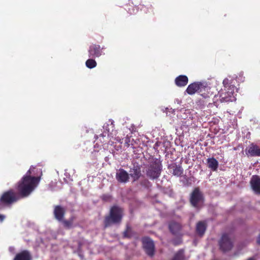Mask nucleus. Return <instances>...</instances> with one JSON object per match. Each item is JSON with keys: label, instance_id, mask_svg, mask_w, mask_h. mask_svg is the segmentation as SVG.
Returning a JSON list of instances; mask_svg holds the SVG:
<instances>
[{"label": "nucleus", "instance_id": "f257e3e1", "mask_svg": "<svg viewBox=\"0 0 260 260\" xmlns=\"http://www.w3.org/2000/svg\"><path fill=\"white\" fill-rule=\"evenodd\" d=\"M36 168L31 167L21 179L17 183L16 193L10 189L4 191L0 197V210L18 202L20 199L29 196L38 185L42 175L41 169H39L40 174L38 177L31 176V172Z\"/></svg>", "mask_w": 260, "mask_h": 260}, {"label": "nucleus", "instance_id": "f03ea898", "mask_svg": "<svg viewBox=\"0 0 260 260\" xmlns=\"http://www.w3.org/2000/svg\"><path fill=\"white\" fill-rule=\"evenodd\" d=\"M124 216L123 209L118 205L112 206L108 215L103 220L104 228L107 229L114 225H119L122 221Z\"/></svg>", "mask_w": 260, "mask_h": 260}, {"label": "nucleus", "instance_id": "7ed1b4c3", "mask_svg": "<svg viewBox=\"0 0 260 260\" xmlns=\"http://www.w3.org/2000/svg\"><path fill=\"white\" fill-rule=\"evenodd\" d=\"M224 89L220 93L221 102H233L236 100L235 86L232 84L233 81L225 78L223 81Z\"/></svg>", "mask_w": 260, "mask_h": 260}, {"label": "nucleus", "instance_id": "20e7f679", "mask_svg": "<svg viewBox=\"0 0 260 260\" xmlns=\"http://www.w3.org/2000/svg\"><path fill=\"white\" fill-rule=\"evenodd\" d=\"M161 171V163L158 160L155 159L150 164L147 170L146 175L150 179H155L160 176Z\"/></svg>", "mask_w": 260, "mask_h": 260}, {"label": "nucleus", "instance_id": "39448f33", "mask_svg": "<svg viewBox=\"0 0 260 260\" xmlns=\"http://www.w3.org/2000/svg\"><path fill=\"white\" fill-rule=\"evenodd\" d=\"M208 89L206 83L205 82H194L189 84L186 91L189 94H193L196 92H202Z\"/></svg>", "mask_w": 260, "mask_h": 260}, {"label": "nucleus", "instance_id": "423d86ee", "mask_svg": "<svg viewBox=\"0 0 260 260\" xmlns=\"http://www.w3.org/2000/svg\"><path fill=\"white\" fill-rule=\"evenodd\" d=\"M190 202L191 204L196 208H199L203 204V196L198 188H196L191 193Z\"/></svg>", "mask_w": 260, "mask_h": 260}, {"label": "nucleus", "instance_id": "0eeeda50", "mask_svg": "<svg viewBox=\"0 0 260 260\" xmlns=\"http://www.w3.org/2000/svg\"><path fill=\"white\" fill-rule=\"evenodd\" d=\"M220 247L223 251L230 250L233 247V241L229 235H222L219 242Z\"/></svg>", "mask_w": 260, "mask_h": 260}, {"label": "nucleus", "instance_id": "6e6552de", "mask_svg": "<svg viewBox=\"0 0 260 260\" xmlns=\"http://www.w3.org/2000/svg\"><path fill=\"white\" fill-rule=\"evenodd\" d=\"M143 248L146 253L149 256H152L154 253V245L153 241L148 237L143 239Z\"/></svg>", "mask_w": 260, "mask_h": 260}, {"label": "nucleus", "instance_id": "1a4fd4ad", "mask_svg": "<svg viewBox=\"0 0 260 260\" xmlns=\"http://www.w3.org/2000/svg\"><path fill=\"white\" fill-rule=\"evenodd\" d=\"M103 49L99 45L92 44L89 46L88 50L89 58H96L101 56L102 55Z\"/></svg>", "mask_w": 260, "mask_h": 260}, {"label": "nucleus", "instance_id": "9d476101", "mask_svg": "<svg viewBox=\"0 0 260 260\" xmlns=\"http://www.w3.org/2000/svg\"><path fill=\"white\" fill-rule=\"evenodd\" d=\"M66 209L60 205L54 207L53 214L55 218L58 221H61L64 218L66 214Z\"/></svg>", "mask_w": 260, "mask_h": 260}, {"label": "nucleus", "instance_id": "9b49d317", "mask_svg": "<svg viewBox=\"0 0 260 260\" xmlns=\"http://www.w3.org/2000/svg\"><path fill=\"white\" fill-rule=\"evenodd\" d=\"M246 154L250 156H259L260 148L254 144H251L245 150Z\"/></svg>", "mask_w": 260, "mask_h": 260}, {"label": "nucleus", "instance_id": "f8f14e48", "mask_svg": "<svg viewBox=\"0 0 260 260\" xmlns=\"http://www.w3.org/2000/svg\"><path fill=\"white\" fill-rule=\"evenodd\" d=\"M252 190L257 194H260V178L258 176H253L250 180Z\"/></svg>", "mask_w": 260, "mask_h": 260}, {"label": "nucleus", "instance_id": "ddd939ff", "mask_svg": "<svg viewBox=\"0 0 260 260\" xmlns=\"http://www.w3.org/2000/svg\"><path fill=\"white\" fill-rule=\"evenodd\" d=\"M13 260H32V256L28 250H23L17 253Z\"/></svg>", "mask_w": 260, "mask_h": 260}, {"label": "nucleus", "instance_id": "4468645a", "mask_svg": "<svg viewBox=\"0 0 260 260\" xmlns=\"http://www.w3.org/2000/svg\"><path fill=\"white\" fill-rule=\"evenodd\" d=\"M116 179L119 182L125 183L128 180L129 176L128 173L123 169H120L116 173Z\"/></svg>", "mask_w": 260, "mask_h": 260}, {"label": "nucleus", "instance_id": "2eb2a0df", "mask_svg": "<svg viewBox=\"0 0 260 260\" xmlns=\"http://www.w3.org/2000/svg\"><path fill=\"white\" fill-rule=\"evenodd\" d=\"M188 83V78L185 75H180L175 79L176 84L179 87L184 86Z\"/></svg>", "mask_w": 260, "mask_h": 260}, {"label": "nucleus", "instance_id": "dca6fc26", "mask_svg": "<svg viewBox=\"0 0 260 260\" xmlns=\"http://www.w3.org/2000/svg\"><path fill=\"white\" fill-rule=\"evenodd\" d=\"M169 168L175 176H180L183 173V169L179 166L173 164L169 166Z\"/></svg>", "mask_w": 260, "mask_h": 260}, {"label": "nucleus", "instance_id": "f3484780", "mask_svg": "<svg viewBox=\"0 0 260 260\" xmlns=\"http://www.w3.org/2000/svg\"><path fill=\"white\" fill-rule=\"evenodd\" d=\"M75 219L74 216H71L68 220L62 219L61 222L62 223L63 227L67 229H70L73 227V222Z\"/></svg>", "mask_w": 260, "mask_h": 260}, {"label": "nucleus", "instance_id": "a211bd4d", "mask_svg": "<svg viewBox=\"0 0 260 260\" xmlns=\"http://www.w3.org/2000/svg\"><path fill=\"white\" fill-rule=\"evenodd\" d=\"M208 166L213 171H215L218 166L217 160L214 158H209L207 159Z\"/></svg>", "mask_w": 260, "mask_h": 260}, {"label": "nucleus", "instance_id": "6ab92c4d", "mask_svg": "<svg viewBox=\"0 0 260 260\" xmlns=\"http://www.w3.org/2000/svg\"><path fill=\"white\" fill-rule=\"evenodd\" d=\"M140 175V168L138 166L134 165L133 170L131 169V178L135 181L137 180Z\"/></svg>", "mask_w": 260, "mask_h": 260}, {"label": "nucleus", "instance_id": "aec40b11", "mask_svg": "<svg viewBox=\"0 0 260 260\" xmlns=\"http://www.w3.org/2000/svg\"><path fill=\"white\" fill-rule=\"evenodd\" d=\"M180 225L176 222H172L169 224L170 231L174 234H176L180 229Z\"/></svg>", "mask_w": 260, "mask_h": 260}, {"label": "nucleus", "instance_id": "412c9836", "mask_svg": "<svg viewBox=\"0 0 260 260\" xmlns=\"http://www.w3.org/2000/svg\"><path fill=\"white\" fill-rule=\"evenodd\" d=\"M197 232L200 235H203L206 230V225L203 222H199L197 225Z\"/></svg>", "mask_w": 260, "mask_h": 260}, {"label": "nucleus", "instance_id": "4be33fe9", "mask_svg": "<svg viewBox=\"0 0 260 260\" xmlns=\"http://www.w3.org/2000/svg\"><path fill=\"white\" fill-rule=\"evenodd\" d=\"M94 58H89L86 61L85 65L88 68L91 69L96 66L97 63L94 60Z\"/></svg>", "mask_w": 260, "mask_h": 260}, {"label": "nucleus", "instance_id": "5701e85b", "mask_svg": "<svg viewBox=\"0 0 260 260\" xmlns=\"http://www.w3.org/2000/svg\"><path fill=\"white\" fill-rule=\"evenodd\" d=\"M171 260H185L184 251L182 249L179 250L175 254Z\"/></svg>", "mask_w": 260, "mask_h": 260}, {"label": "nucleus", "instance_id": "b1692460", "mask_svg": "<svg viewBox=\"0 0 260 260\" xmlns=\"http://www.w3.org/2000/svg\"><path fill=\"white\" fill-rule=\"evenodd\" d=\"M111 196H109V195L105 194L102 196V200L105 201H109L111 200Z\"/></svg>", "mask_w": 260, "mask_h": 260}, {"label": "nucleus", "instance_id": "393cba45", "mask_svg": "<svg viewBox=\"0 0 260 260\" xmlns=\"http://www.w3.org/2000/svg\"><path fill=\"white\" fill-rule=\"evenodd\" d=\"M5 216L4 215L0 214V222H2L5 218Z\"/></svg>", "mask_w": 260, "mask_h": 260}, {"label": "nucleus", "instance_id": "a878e982", "mask_svg": "<svg viewBox=\"0 0 260 260\" xmlns=\"http://www.w3.org/2000/svg\"><path fill=\"white\" fill-rule=\"evenodd\" d=\"M128 230V226H127V231L124 232V233H123L124 236L125 237H128V235L127 234Z\"/></svg>", "mask_w": 260, "mask_h": 260}, {"label": "nucleus", "instance_id": "bb28decb", "mask_svg": "<svg viewBox=\"0 0 260 260\" xmlns=\"http://www.w3.org/2000/svg\"><path fill=\"white\" fill-rule=\"evenodd\" d=\"M146 184H144V185H145L146 187H149V185H150V183L149 182H148V181H146Z\"/></svg>", "mask_w": 260, "mask_h": 260}, {"label": "nucleus", "instance_id": "cd10ccee", "mask_svg": "<svg viewBox=\"0 0 260 260\" xmlns=\"http://www.w3.org/2000/svg\"><path fill=\"white\" fill-rule=\"evenodd\" d=\"M257 242L258 244H260V235L258 236L257 238Z\"/></svg>", "mask_w": 260, "mask_h": 260}, {"label": "nucleus", "instance_id": "c85d7f7f", "mask_svg": "<svg viewBox=\"0 0 260 260\" xmlns=\"http://www.w3.org/2000/svg\"><path fill=\"white\" fill-rule=\"evenodd\" d=\"M247 260H254V258H249V259H247Z\"/></svg>", "mask_w": 260, "mask_h": 260}, {"label": "nucleus", "instance_id": "c756f323", "mask_svg": "<svg viewBox=\"0 0 260 260\" xmlns=\"http://www.w3.org/2000/svg\"><path fill=\"white\" fill-rule=\"evenodd\" d=\"M127 138H126V144H127V145L128 146V145H129V144H128V142H127Z\"/></svg>", "mask_w": 260, "mask_h": 260}]
</instances>
